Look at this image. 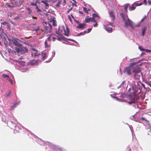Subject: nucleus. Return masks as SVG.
<instances>
[{
  "label": "nucleus",
  "instance_id": "nucleus-63",
  "mask_svg": "<svg viewBox=\"0 0 151 151\" xmlns=\"http://www.w3.org/2000/svg\"><path fill=\"white\" fill-rule=\"evenodd\" d=\"M33 24V25H36V24Z\"/></svg>",
  "mask_w": 151,
  "mask_h": 151
},
{
  "label": "nucleus",
  "instance_id": "nucleus-42",
  "mask_svg": "<svg viewBox=\"0 0 151 151\" xmlns=\"http://www.w3.org/2000/svg\"><path fill=\"white\" fill-rule=\"evenodd\" d=\"M145 51L147 52H151V50L149 49H145Z\"/></svg>",
  "mask_w": 151,
  "mask_h": 151
},
{
  "label": "nucleus",
  "instance_id": "nucleus-39",
  "mask_svg": "<svg viewBox=\"0 0 151 151\" xmlns=\"http://www.w3.org/2000/svg\"><path fill=\"white\" fill-rule=\"evenodd\" d=\"M31 5L35 6H36L37 4L35 3H32L31 4Z\"/></svg>",
  "mask_w": 151,
  "mask_h": 151
},
{
  "label": "nucleus",
  "instance_id": "nucleus-64",
  "mask_svg": "<svg viewBox=\"0 0 151 151\" xmlns=\"http://www.w3.org/2000/svg\"><path fill=\"white\" fill-rule=\"evenodd\" d=\"M71 17H73V16L72 15H71Z\"/></svg>",
  "mask_w": 151,
  "mask_h": 151
},
{
  "label": "nucleus",
  "instance_id": "nucleus-4",
  "mask_svg": "<svg viewBox=\"0 0 151 151\" xmlns=\"http://www.w3.org/2000/svg\"><path fill=\"white\" fill-rule=\"evenodd\" d=\"M44 30L45 32L47 33L51 32L52 26L51 24L48 22H45L43 24Z\"/></svg>",
  "mask_w": 151,
  "mask_h": 151
},
{
  "label": "nucleus",
  "instance_id": "nucleus-13",
  "mask_svg": "<svg viewBox=\"0 0 151 151\" xmlns=\"http://www.w3.org/2000/svg\"><path fill=\"white\" fill-rule=\"evenodd\" d=\"M12 42L15 45L19 47H22V44L19 43L16 40H12Z\"/></svg>",
  "mask_w": 151,
  "mask_h": 151
},
{
  "label": "nucleus",
  "instance_id": "nucleus-45",
  "mask_svg": "<svg viewBox=\"0 0 151 151\" xmlns=\"http://www.w3.org/2000/svg\"><path fill=\"white\" fill-rule=\"evenodd\" d=\"M19 18V16H17V17H14V19L15 20H18Z\"/></svg>",
  "mask_w": 151,
  "mask_h": 151
},
{
  "label": "nucleus",
  "instance_id": "nucleus-60",
  "mask_svg": "<svg viewBox=\"0 0 151 151\" xmlns=\"http://www.w3.org/2000/svg\"><path fill=\"white\" fill-rule=\"evenodd\" d=\"M63 2L65 3H66L65 0H63Z\"/></svg>",
  "mask_w": 151,
  "mask_h": 151
},
{
  "label": "nucleus",
  "instance_id": "nucleus-2",
  "mask_svg": "<svg viewBox=\"0 0 151 151\" xmlns=\"http://www.w3.org/2000/svg\"><path fill=\"white\" fill-rule=\"evenodd\" d=\"M124 22H125L124 27H125L130 26L132 29H134L135 28L139 27L140 26L139 24L136 25L133 24L132 22L128 18L127 20H126Z\"/></svg>",
  "mask_w": 151,
  "mask_h": 151
},
{
  "label": "nucleus",
  "instance_id": "nucleus-59",
  "mask_svg": "<svg viewBox=\"0 0 151 151\" xmlns=\"http://www.w3.org/2000/svg\"><path fill=\"white\" fill-rule=\"evenodd\" d=\"M36 7V9H38V6L37 5L36 6H35Z\"/></svg>",
  "mask_w": 151,
  "mask_h": 151
},
{
  "label": "nucleus",
  "instance_id": "nucleus-28",
  "mask_svg": "<svg viewBox=\"0 0 151 151\" xmlns=\"http://www.w3.org/2000/svg\"><path fill=\"white\" fill-rule=\"evenodd\" d=\"M40 29V27L39 26H37L36 28L33 30V31H35V32H37L38 30Z\"/></svg>",
  "mask_w": 151,
  "mask_h": 151
},
{
  "label": "nucleus",
  "instance_id": "nucleus-3",
  "mask_svg": "<svg viewBox=\"0 0 151 151\" xmlns=\"http://www.w3.org/2000/svg\"><path fill=\"white\" fill-rule=\"evenodd\" d=\"M7 124H8L9 127L12 129H13L14 128H15V129H14V130L16 131V132L18 133L20 132L19 131V130H22V129L20 128L19 126H17V124L13 121H9Z\"/></svg>",
  "mask_w": 151,
  "mask_h": 151
},
{
  "label": "nucleus",
  "instance_id": "nucleus-46",
  "mask_svg": "<svg viewBox=\"0 0 151 151\" xmlns=\"http://www.w3.org/2000/svg\"><path fill=\"white\" fill-rule=\"evenodd\" d=\"M142 4H143V3L142 2H141V3H139V4L137 3V4H136V6H140L141 5H142Z\"/></svg>",
  "mask_w": 151,
  "mask_h": 151
},
{
  "label": "nucleus",
  "instance_id": "nucleus-36",
  "mask_svg": "<svg viewBox=\"0 0 151 151\" xmlns=\"http://www.w3.org/2000/svg\"><path fill=\"white\" fill-rule=\"evenodd\" d=\"M73 9V7H71L69 9H68V11L67 12V13L68 14L69 13V12L72 10Z\"/></svg>",
  "mask_w": 151,
  "mask_h": 151
},
{
  "label": "nucleus",
  "instance_id": "nucleus-48",
  "mask_svg": "<svg viewBox=\"0 0 151 151\" xmlns=\"http://www.w3.org/2000/svg\"><path fill=\"white\" fill-rule=\"evenodd\" d=\"M91 29H92L91 28H89V29H88L87 33H88L90 32H91Z\"/></svg>",
  "mask_w": 151,
  "mask_h": 151
},
{
  "label": "nucleus",
  "instance_id": "nucleus-19",
  "mask_svg": "<svg viewBox=\"0 0 151 151\" xmlns=\"http://www.w3.org/2000/svg\"><path fill=\"white\" fill-rule=\"evenodd\" d=\"M83 11L86 13L87 14H88V11H90V10L89 9H87L86 7H83Z\"/></svg>",
  "mask_w": 151,
  "mask_h": 151
},
{
  "label": "nucleus",
  "instance_id": "nucleus-23",
  "mask_svg": "<svg viewBox=\"0 0 151 151\" xmlns=\"http://www.w3.org/2000/svg\"><path fill=\"white\" fill-rule=\"evenodd\" d=\"M105 29L106 31L109 32H111L112 31V29L111 27L106 28Z\"/></svg>",
  "mask_w": 151,
  "mask_h": 151
},
{
  "label": "nucleus",
  "instance_id": "nucleus-18",
  "mask_svg": "<svg viewBox=\"0 0 151 151\" xmlns=\"http://www.w3.org/2000/svg\"><path fill=\"white\" fill-rule=\"evenodd\" d=\"M147 29V27H144L142 29V35L144 36L145 35V33L146 30Z\"/></svg>",
  "mask_w": 151,
  "mask_h": 151
},
{
  "label": "nucleus",
  "instance_id": "nucleus-30",
  "mask_svg": "<svg viewBox=\"0 0 151 151\" xmlns=\"http://www.w3.org/2000/svg\"><path fill=\"white\" fill-rule=\"evenodd\" d=\"M26 9L28 12L29 14H30L32 12V10L29 8H27Z\"/></svg>",
  "mask_w": 151,
  "mask_h": 151
},
{
  "label": "nucleus",
  "instance_id": "nucleus-31",
  "mask_svg": "<svg viewBox=\"0 0 151 151\" xmlns=\"http://www.w3.org/2000/svg\"><path fill=\"white\" fill-rule=\"evenodd\" d=\"M138 48L141 51H145V49L143 48L141 46H139Z\"/></svg>",
  "mask_w": 151,
  "mask_h": 151
},
{
  "label": "nucleus",
  "instance_id": "nucleus-40",
  "mask_svg": "<svg viewBox=\"0 0 151 151\" xmlns=\"http://www.w3.org/2000/svg\"><path fill=\"white\" fill-rule=\"evenodd\" d=\"M84 35V34H83V32H81L79 33H78V35H77V36H81V35Z\"/></svg>",
  "mask_w": 151,
  "mask_h": 151
},
{
  "label": "nucleus",
  "instance_id": "nucleus-17",
  "mask_svg": "<svg viewBox=\"0 0 151 151\" xmlns=\"http://www.w3.org/2000/svg\"><path fill=\"white\" fill-rule=\"evenodd\" d=\"M29 64L31 65H37L38 63L37 60H33L30 61Z\"/></svg>",
  "mask_w": 151,
  "mask_h": 151
},
{
  "label": "nucleus",
  "instance_id": "nucleus-12",
  "mask_svg": "<svg viewBox=\"0 0 151 151\" xmlns=\"http://www.w3.org/2000/svg\"><path fill=\"white\" fill-rule=\"evenodd\" d=\"M142 75L141 72H140V73H134V76L136 79L138 80L139 79L140 77V75Z\"/></svg>",
  "mask_w": 151,
  "mask_h": 151
},
{
  "label": "nucleus",
  "instance_id": "nucleus-5",
  "mask_svg": "<svg viewBox=\"0 0 151 151\" xmlns=\"http://www.w3.org/2000/svg\"><path fill=\"white\" fill-rule=\"evenodd\" d=\"M15 52L17 53H20L21 54L24 53L27 51V49L26 47H15Z\"/></svg>",
  "mask_w": 151,
  "mask_h": 151
},
{
  "label": "nucleus",
  "instance_id": "nucleus-47",
  "mask_svg": "<svg viewBox=\"0 0 151 151\" xmlns=\"http://www.w3.org/2000/svg\"><path fill=\"white\" fill-rule=\"evenodd\" d=\"M8 24V22H3L2 23V24L3 25L7 24Z\"/></svg>",
  "mask_w": 151,
  "mask_h": 151
},
{
  "label": "nucleus",
  "instance_id": "nucleus-33",
  "mask_svg": "<svg viewBox=\"0 0 151 151\" xmlns=\"http://www.w3.org/2000/svg\"><path fill=\"white\" fill-rule=\"evenodd\" d=\"M8 81L11 83V84L12 85L13 84V81L12 80L11 78H9H9H8Z\"/></svg>",
  "mask_w": 151,
  "mask_h": 151
},
{
  "label": "nucleus",
  "instance_id": "nucleus-8",
  "mask_svg": "<svg viewBox=\"0 0 151 151\" xmlns=\"http://www.w3.org/2000/svg\"><path fill=\"white\" fill-rule=\"evenodd\" d=\"M11 4H6V6L9 8H13L17 7L16 1L15 0H11Z\"/></svg>",
  "mask_w": 151,
  "mask_h": 151
},
{
  "label": "nucleus",
  "instance_id": "nucleus-6",
  "mask_svg": "<svg viewBox=\"0 0 151 151\" xmlns=\"http://www.w3.org/2000/svg\"><path fill=\"white\" fill-rule=\"evenodd\" d=\"M136 64L135 63H133L131 64V65L126 67L124 70V73L128 75H131V71L130 68L132 66L135 65Z\"/></svg>",
  "mask_w": 151,
  "mask_h": 151
},
{
  "label": "nucleus",
  "instance_id": "nucleus-16",
  "mask_svg": "<svg viewBox=\"0 0 151 151\" xmlns=\"http://www.w3.org/2000/svg\"><path fill=\"white\" fill-rule=\"evenodd\" d=\"M109 14L111 18L112 19L113 21H114L115 19V17L114 14L113 12L112 11H111L109 13Z\"/></svg>",
  "mask_w": 151,
  "mask_h": 151
},
{
  "label": "nucleus",
  "instance_id": "nucleus-22",
  "mask_svg": "<svg viewBox=\"0 0 151 151\" xmlns=\"http://www.w3.org/2000/svg\"><path fill=\"white\" fill-rule=\"evenodd\" d=\"M42 59L44 60L46 57V52H43L42 53Z\"/></svg>",
  "mask_w": 151,
  "mask_h": 151
},
{
  "label": "nucleus",
  "instance_id": "nucleus-50",
  "mask_svg": "<svg viewBox=\"0 0 151 151\" xmlns=\"http://www.w3.org/2000/svg\"><path fill=\"white\" fill-rule=\"evenodd\" d=\"M108 24H109V25H111V26H113V27L114 26H113V23H111L110 22H109V23Z\"/></svg>",
  "mask_w": 151,
  "mask_h": 151
},
{
  "label": "nucleus",
  "instance_id": "nucleus-53",
  "mask_svg": "<svg viewBox=\"0 0 151 151\" xmlns=\"http://www.w3.org/2000/svg\"><path fill=\"white\" fill-rule=\"evenodd\" d=\"M148 3L149 5H151V1H150V0H148Z\"/></svg>",
  "mask_w": 151,
  "mask_h": 151
},
{
  "label": "nucleus",
  "instance_id": "nucleus-51",
  "mask_svg": "<svg viewBox=\"0 0 151 151\" xmlns=\"http://www.w3.org/2000/svg\"><path fill=\"white\" fill-rule=\"evenodd\" d=\"M146 17L145 16L143 18H142V19H141V22H142L143 21H144V20L145 19Z\"/></svg>",
  "mask_w": 151,
  "mask_h": 151
},
{
  "label": "nucleus",
  "instance_id": "nucleus-14",
  "mask_svg": "<svg viewBox=\"0 0 151 151\" xmlns=\"http://www.w3.org/2000/svg\"><path fill=\"white\" fill-rule=\"evenodd\" d=\"M86 25V24L85 23H80L76 27L78 29H82L85 28Z\"/></svg>",
  "mask_w": 151,
  "mask_h": 151
},
{
  "label": "nucleus",
  "instance_id": "nucleus-61",
  "mask_svg": "<svg viewBox=\"0 0 151 151\" xmlns=\"http://www.w3.org/2000/svg\"><path fill=\"white\" fill-rule=\"evenodd\" d=\"M76 22H77L78 24H80V23H79V21H76Z\"/></svg>",
  "mask_w": 151,
  "mask_h": 151
},
{
  "label": "nucleus",
  "instance_id": "nucleus-62",
  "mask_svg": "<svg viewBox=\"0 0 151 151\" xmlns=\"http://www.w3.org/2000/svg\"><path fill=\"white\" fill-rule=\"evenodd\" d=\"M8 78H7L6 79V80H8Z\"/></svg>",
  "mask_w": 151,
  "mask_h": 151
},
{
  "label": "nucleus",
  "instance_id": "nucleus-38",
  "mask_svg": "<svg viewBox=\"0 0 151 151\" xmlns=\"http://www.w3.org/2000/svg\"><path fill=\"white\" fill-rule=\"evenodd\" d=\"M127 8H128V6H126L124 7V9L126 12H127Z\"/></svg>",
  "mask_w": 151,
  "mask_h": 151
},
{
  "label": "nucleus",
  "instance_id": "nucleus-49",
  "mask_svg": "<svg viewBox=\"0 0 151 151\" xmlns=\"http://www.w3.org/2000/svg\"><path fill=\"white\" fill-rule=\"evenodd\" d=\"M141 119L142 120H143V121L145 120V121H147L145 119V118L144 117H142V118H141Z\"/></svg>",
  "mask_w": 151,
  "mask_h": 151
},
{
  "label": "nucleus",
  "instance_id": "nucleus-10",
  "mask_svg": "<svg viewBox=\"0 0 151 151\" xmlns=\"http://www.w3.org/2000/svg\"><path fill=\"white\" fill-rule=\"evenodd\" d=\"M34 52H32V55L34 56V57H37L40 54V52L38 51L37 50H35L34 49H33Z\"/></svg>",
  "mask_w": 151,
  "mask_h": 151
},
{
  "label": "nucleus",
  "instance_id": "nucleus-20",
  "mask_svg": "<svg viewBox=\"0 0 151 151\" xmlns=\"http://www.w3.org/2000/svg\"><path fill=\"white\" fill-rule=\"evenodd\" d=\"M92 18L90 17L88 18H86L85 19V22L86 23H88L91 21L92 20Z\"/></svg>",
  "mask_w": 151,
  "mask_h": 151
},
{
  "label": "nucleus",
  "instance_id": "nucleus-56",
  "mask_svg": "<svg viewBox=\"0 0 151 151\" xmlns=\"http://www.w3.org/2000/svg\"><path fill=\"white\" fill-rule=\"evenodd\" d=\"M32 18L33 19H37V18L36 17H34L33 16H32Z\"/></svg>",
  "mask_w": 151,
  "mask_h": 151
},
{
  "label": "nucleus",
  "instance_id": "nucleus-55",
  "mask_svg": "<svg viewBox=\"0 0 151 151\" xmlns=\"http://www.w3.org/2000/svg\"><path fill=\"white\" fill-rule=\"evenodd\" d=\"M41 12V10L39 9H38L37 10V12Z\"/></svg>",
  "mask_w": 151,
  "mask_h": 151
},
{
  "label": "nucleus",
  "instance_id": "nucleus-37",
  "mask_svg": "<svg viewBox=\"0 0 151 151\" xmlns=\"http://www.w3.org/2000/svg\"><path fill=\"white\" fill-rule=\"evenodd\" d=\"M19 102H18L17 103H15L14 105L12 106V108H13L14 107H16V105L19 104Z\"/></svg>",
  "mask_w": 151,
  "mask_h": 151
},
{
  "label": "nucleus",
  "instance_id": "nucleus-34",
  "mask_svg": "<svg viewBox=\"0 0 151 151\" xmlns=\"http://www.w3.org/2000/svg\"><path fill=\"white\" fill-rule=\"evenodd\" d=\"M142 2L143 4H144L145 5H147V1L146 0H143V1Z\"/></svg>",
  "mask_w": 151,
  "mask_h": 151
},
{
  "label": "nucleus",
  "instance_id": "nucleus-57",
  "mask_svg": "<svg viewBox=\"0 0 151 151\" xmlns=\"http://www.w3.org/2000/svg\"><path fill=\"white\" fill-rule=\"evenodd\" d=\"M69 40H70V41H75L74 40H72V39H68Z\"/></svg>",
  "mask_w": 151,
  "mask_h": 151
},
{
  "label": "nucleus",
  "instance_id": "nucleus-1",
  "mask_svg": "<svg viewBox=\"0 0 151 151\" xmlns=\"http://www.w3.org/2000/svg\"><path fill=\"white\" fill-rule=\"evenodd\" d=\"M56 33L60 37L63 36V34L68 36L70 34V31L67 26L66 25L65 26H63L59 28L58 31H56Z\"/></svg>",
  "mask_w": 151,
  "mask_h": 151
},
{
  "label": "nucleus",
  "instance_id": "nucleus-21",
  "mask_svg": "<svg viewBox=\"0 0 151 151\" xmlns=\"http://www.w3.org/2000/svg\"><path fill=\"white\" fill-rule=\"evenodd\" d=\"M120 15L123 19L124 21H125L126 17L124 14L123 13H121Z\"/></svg>",
  "mask_w": 151,
  "mask_h": 151
},
{
  "label": "nucleus",
  "instance_id": "nucleus-43",
  "mask_svg": "<svg viewBox=\"0 0 151 151\" xmlns=\"http://www.w3.org/2000/svg\"><path fill=\"white\" fill-rule=\"evenodd\" d=\"M74 6H75L77 7V5L76 4L73 3L72 4V7H73Z\"/></svg>",
  "mask_w": 151,
  "mask_h": 151
},
{
  "label": "nucleus",
  "instance_id": "nucleus-32",
  "mask_svg": "<svg viewBox=\"0 0 151 151\" xmlns=\"http://www.w3.org/2000/svg\"><path fill=\"white\" fill-rule=\"evenodd\" d=\"M45 47H50L49 45H48L47 44L46 40H45Z\"/></svg>",
  "mask_w": 151,
  "mask_h": 151
},
{
  "label": "nucleus",
  "instance_id": "nucleus-54",
  "mask_svg": "<svg viewBox=\"0 0 151 151\" xmlns=\"http://www.w3.org/2000/svg\"><path fill=\"white\" fill-rule=\"evenodd\" d=\"M79 13L80 14L83 15V13L82 11H79Z\"/></svg>",
  "mask_w": 151,
  "mask_h": 151
},
{
  "label": "nucleus",
  "instance_id": "nucleus-29",
  "mask_svg": "<svg viewBox=\"0 0 151 151\" xmlns=\"http://www.w3.org/2000/svg\"><path fill=\"white\" fill-rule=\"evenodd\" d=\"M92 18H94L95 19L96 17H98L99 18H100V17L98 15H97L95 14H92Z\"/></svg>",
  "mask_w": 151,
  "mask_h": 151
},
{
  "label": "nucleus",
  "instance_id": "nucleus-11",
  "mask_svg": "<svg viewBox=\"0 0 151 151\" xmlns=\"http://www.w3.org/2000/svg\"><path fill=\"white\" fill-rule=\"evenodd\" d=\"M135 102V98L134 97H132L128 99V101H127L129 104H131L134 103Z\"/></svg>",
  "mask_w": 151,
  "mask_h": 151
},
{
  "label": "nucleus",
  "instance_id": "nucleus-58",
  "mask_svg": "<svg viewBox=\"0 0 151 151\" xmlns=\"http://www.w3.org/2000/svg\"><path fill=\"white\" fill-rule=\"evenodd\" d=\"M83 32V34H86V33H87V32L86 31H84Z\"/></svg>",
  "mask_w": 151,
  "mask_h": 151
},
{
  "label": "nucleus",
  "instance_id": "nucleus-26",
  "mask_svg": "<svg viewBox=\"0 0 151 151\" xmlns=\"http://www.w3.org/2000/svg\"><path fill=\"white\" fill-rule=\"evenodd\" d=\"M1 76L4 78H9V76L8 75L6 74L5 73H3L2 74Z\"/></svg>",
  "mask_w": 151,
  "mask_h": 151
},
{
  "label": "nucleus",
  "instance_id": "nucleus-44",
  "mask_svg": "<svg viewBox=\"0 0 151 151\" xmlns=\"http://www.w3.org/2000/svg\"><path fill=\"white\" fill-rule=\"evenodd\" d=\"M98 25V24L97 23V22H96L95 24L94 25H93V26L94 27H97V26Z\"/></svg>",
  "mask_w": 151,
  "mask_h": 151
},
{
  "label": "nucleus",
  "instance_id": "nucleus-9",
  "mask_svg": "<svg viewBox=\"0 0 151 151\" xmlns=\"http://www.w3.org/2000/svg\"><path fill=\"white\" fill-rule=\"evenodd\" d=\"M48 22L50 23L52 22V24L53 26H55L57 25L56 21L54 17H52L49 18V17H48Z\"/></svg>",
  "mask_w": 151,
  "mask_h": 151
},
{
  "label": "nucleus",
  "instance_id": "nucleus-25",
  "mask_svg": "<svg viewBox=\"0 0 151 151\" xmlns=\"http://www.w3.org/2000/svg\"><path fill=\"white\" fill-rule=\"evenodd\" d=\"M125 83V81H123L122 82L121 84L120 85L117 87V88L119 89L121 88H122L124 87V84Z\"/></svg>",
  "mask_w": 151,
  "mask_h": 151
},
{
  "label": "nucleus",
  "instance_id": "nucleus-15",
  "mask_svg": "<svg viewBox=\"0 0 151 151\" xmlns=\"http://www.w3.org/2000/svg\"><path fill=\"white\" fill-rule=\"evenodd\" d=\"M41 2L45 4L46 9H47L48 8L49 4L47 2V1L45 0H42L41 1Z\"/></svg>",
  "mask_w": 151,
  "mask_h": 151
},
{
  "label": "nucleus",
  "instance_id": "nucleus-35",
  "mask_svg": "<svg viewBox=\"0 0 151 151\" xmlns=\"http://www.w3.org/2000/svg\"><path fill=\"white\" fill-rule=\"evenodd\" d=\"M11 91H9V93L6 94V97H8L11 94Z\"/></svg>",
  "mask_w": 151,
  "mask_h": 151
},
{
  "label": "nucleus",
  "instance_id": "nucleus-27",
  "mask_svg": "<svg viewBox=\"0 0 151 151\" xmlns=\"http://www.w3.org/2000/svg\"><path fill=\"white\" fill-rule=\"evenodd\" d=\"M136 8V7L134 6H132L129 7V10L130 11L134 10Z\"/></svg>",
  "mask_w": 151,
  "mask_h": 151
},
{
  "label": "nucleus",
  "instance_id": "nucleus-24",
  "mask_svg": "<svg viewBox=\"0 0 151 151\" xmlns=\"http://www.w3.org/2000/svg\"><path fill=\"white\" fill-rule=\"evenodd\" d=\"M62 1H59L55 5V6L56 7L59 8L60 7V5L61 4Z\"/></svg>",
  "mask_w": 151,
  "mask_h": 151
},
{
  "label": "nucleus",
  "instance_id": "nucleus-41",
  "mask_svg": "<svg viewBox=\"0 0 151 151\" xmlns=\"http://www.w3.org/2000/svg\"><path fill=\"white\" fill-rule=\"evenodd\" d=\"M91 22H97L96 20H95V19L94 18H92V20H91Z\"/></svg>",
  "mask_w": 151,
  "mask_h": 151
},
{
  "label": "nucleus",
  "instance_id": "nucleus-7",
  "mask_svg": "<svg viewBox=\"0 0 151 151\" xmlns=\"http://www.w3.org/2000/svg\"><path fill=\"white\" fill-rule=\"evenodd\" d=\"M132 73H140L141 71V69L138 66L133 67L132 70Z\"/></svg>",
  "mask_w": 151,
  "mask_h": 151
},
{
  "label": "nucleus",
  "instance_id": "nucleus-52",
  "mask_svg": "<svg viewBox=\"0 0 151 151\" xmlns=\"http://www.w3.org/2000/svg\"><path fill=\"white\" fill-rule=\"evenodd\" d=\"M63 36H62V37H58V40H61L62 39H63L62 38V37H63Z\"/></svg>",
  "mask_w": 151,
  "mask_h": 151
}]
</instances>
